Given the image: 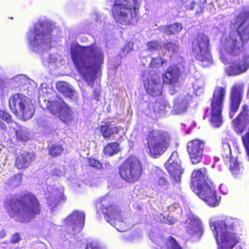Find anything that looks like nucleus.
Segmentation results:
<instances>
[{"label":"nucleus","instance_id":"22","mask_svg":"<svg viewBox=\"0 0 249 249\" xmlns=\"http://www.w3.org/2000/svg\"><path fill=\"white\" fill-rule=\"evenodd\" d=\"M100 131L104 138L109 140H118L124 133L121 126H115L110 122H106L102 125Z\"/></svg>","mask_w":249,"mask_h":249},{"label":"nucleus","instance_id":"17","mask_svg":"<svg viewBox=\"0 0 249 249\" xmlns=\"http://www.w3.org/2000/svg\"><path fill=\"white\" fill-rule=\"evenodd\" d=\"M144 87L147 92L153 96H157L162 92L160 79L155 71H151L143 76Z\"/></svg>","mask_w":249,"mask_h":249},{"label":"nucleus","instance_id":"15","mask_svg":"<svg viewBox=\"0 0 249 249\" xmlns=\"http://www.w3.org/2000/svg\"><path fill=\"white\" fill-rule=\"evenodd\" d=\"M165 167L170 175L172 181L177 188L179 186L181 176L183 173V169L180 165V161L178 158L177 152H172L170 158L164 164Z\"/></svg>","mask_w":249,"mask_h":249},{"label":"nucleus","instance_id":"3","mask_svg":"<svg viewBox=\"0 0 249 249\" xmlns=\"http://www.w3.org/2000/svg\"><path fill=\"white\" fill-rule=\"evenodd\" d=\"M52 25L46 19H39L31 28L27 33V37L29 47L34 52L43 53V64L47 67L57 66L60 62V56L57 54L44 53L52 46Z\"/></svg>","mask_w":249,"mask_h":249},{"label":"nucleus","instance_id":"33","mask_svg":"<svg viewBox=\"0 0 249 249\" xmlns=\"http://www.w3.org/2000/svg\"><path fill=\"white\" fill-rule=\"evenodd\" d=\"M182 29V25L176 23L168 26L160 27V30L168 34H175L179 33Z\"/></svg>","mask_w":249,"mask_h":249},{"label":"nucleus","instance_id":"35","mask_svg":"<svg viewBox=\"0 0 249 249\" xmlns=\"http://www.w3.org/2000/svg\"><path fill=\"white\" fill-rule=\"evenodd\" d=\"M63 197L64 196L62 192L59 191L57 196H54L53 197H50L47 199L48 204L49 206L51 207V209L52 212L58 202H59L60 200L63 199Z\"/></svg>","mask_w":249,"mask_h":249},{"label":"nucleus","instance_id":"14","mask_svg":"<svg viewBox=\"0 0 249 249\" xmlns=\"http://www.w3.org/2000/svg\"><path fill=\"white\" fill-rule=\"evenodd\" d=\"M47 108L52 114L58 115L66 124H70L73 119L72 111L61 98H57L55 101H49Z\"/></svg>","mask_w":249,"mask_h":249},{"label":"nucleus","instance_id":"54","mask_svg":"<svg viewBox=\"0 0 249 249\" xmlns=\"http://www.w3.org/2000/svg\"><path fill=\"white\" fill-rule=\"evenodd\" d=\"M5 235V232L3 231H0V238H2Z\"/></svg>","mask_w":249,"mask_h":249},{"label":"nucleus","instance_id":"23","mask_svg":"<svg viewBox=\"0 0 249 249\" xmlns=\"http://www.w3.org/2000/svg\"><path fill=\"white\" fill-rule=\"evenodd\" d=\"M193 99L190 93L182 95L175 99L172 113L175 115L182 114L186 112Z\"/></svg>","mask_w":249,"mask_h":249},{"label":"nucleus","instance_id":"1","mask_svg":"<svg viewBox=\"0 0 249 249\" xmlns=\"http://www.w3.org/2000/svg\"><path fill=\"white\" fill-rule=\"evenodd\" d=\"M233 31L229 36L221 40L220 58L224 64L232 62L226 69L229 75H237L245 72L249 68V52L244 49V45L249 39V11H245L236 18Z\"/></svg>","mask_w":249,"mask_h":249},{"label":"nucleus","instance_id":"45","mask_svg":"<svg viewBox=\"0 0 249 249\" xmlns=\"http://www.w3.org/2000/svg\"><path fill=\"white\" fill-rule=\"evenodd\" d=\"M133 43L131 41L128 42L123 48L122 52L123 54V55H126L127 53H129L131 51L133 50Z\"/></svg>","mask_w":249,"mask_h":249},{"label":"nucleus","instance_id":"52","mask_svg":"<svg viewBox=\"0 0 249 249\" xmlns=\"http://www.w3.org/2000/svg\"><path fill=\"white\" fill-rule=\"evenodd\" d=\"M248 107L247 105H244L242 107V111L240 113H245L246 115L248 116V109H247Z\"/></svg>","mask_w":249,"mask_h":249},{"label":"nucleus","instance_id":"39","mask_svg":"<svg viewBox=\"0 0 249 249\" xmlns=\"http://www.w3.org/2000/svg\"><path fill=\"white\" fill-rule=\"evenodd\" d=\"M49 153L52 156H57L60 155L63 151L61 146L57 144H53L49 146Z\"/></svg>","mask_w":249,"mask_h":249},{"label":"nucleus","instance_id":"37","mask_svg":"<svg viewBox=\"0 0 249 249\" xmlns=\"http://www.w3.org/2000/svg\"><path fill=\"white\" fill-rule=\"evenodd\" d=\"M12 83H15V86L22 87L28 83V80L26 76L23 74L16 76L12 80Z\"/></svg>","mask_w":249,"mask_h":249},{"label":"nucleus","instance_id":"10","mask_svg":"<svg viewBox=\"0 0 249 249\" xmlns=\"http://www.w3.org/2000/svg\"><path fill=\"white\" fill-rule=\"evenodd\" d=\"M9 104L11 111L16 115L21 116L23 120H27L33 117L35 108L29 97L15 94L10 98Z\"/></svg>","mask_w":249,"mask_h":249},{"label":"nucleus","instance_id":"7","mask_svg":"<svg viewBox=\"0 0 249 249\" xmlns=\"http://www.w3.org/2000/svg\"><path fill=\"white\" fill-rule=\"evenodd\" d=\"M107 2L113 4L112 15L119 24L133 25L138 21L142 0H108Z\"/></svg>","mask_w":249,"mask_h":249},{"label":"nucleus","instance_id":"51","mask_svg":"<svg viewBox=\"0 0 249 249\" xmlns=\"http://www.w3.org/2000/svg\"><path fill=\"white\" fill-rule=\"evenodd\" d=\"M99 94H100V92H99V90H97V89H96V90H95L94 91L93 96H94V98L96 100H99Z\"/></svg>","mask_w":249,"mask_h":249},{"label":"nucleus","instance_id":"31","mask_svg":"<svg viewBox=\"0 0 249 249\" xmlns=\"http://www.w3.org/2000/svg\"><path fill=\"white\" fill-rule=\"evenodd\" d=\"M147 49L143 50L140 54V57L144 58L146 55H149V52L152 53L161 48V44L157 41H152L147 43Z\"/></svg>","mask_w":249,"mask_h":249},{"label":"nucleus","instance_id":"29","mask_svg":"<svg viewBox=\"0 0 249 249\" xmlns=\"http://www.w3.org/2000/svg\"><path fill=\"white\" fill-rule=\"evenodd\" d=\"M185 8L188 10H195L196 14L200 13L206 0H181Z\"/></svg>","mask_w":249,"mask_h":249},{"label":"nucleus","instance_id":"19","mask_svg":"<svg viewBox=\"0 0 249 249\" xmlns=\"http://www.w3.org/2000/svg\"><path fill=\"white\" fill-rule=\"evenodd\" d=\"M205 142L196 139L189 142L187 144V151L193 164L201 162L202 159Z\"/></svg>","mask_w":249,"mask_h":249},{"label":"nucleus","instance_id":"42","mask_svg":"<svg viewBox=\"0 0 249 249\" xmlns=\"http://www.w3.org/2000/svg\"><path fill=\"white\" fill-rule=\"evenodd\" d=\"M165 60L161 57L153 58L151 59L150 66L152 68H158L161 66L164 63Z\"/></svg>","mask_w":249,"mask_h":249},{"label":"nucleus","instance_id":"34","mask_svg":"<svg viewBox=\"0 0 249 249\" xmlns=\"http://www.w3.org/2000/svg\"><path fill=\"white\" fill-rule=\"evenodd\" d=\"M119 150V145L117 143L111 142L104 148V152L106 156H112L117 154Z\"/></svg>","mask_w":249,"mask_h":249},{"label":"nucleus","instance_id":"32","mask_svg":"<svg viewBox=\"0 0 249 249\" xmlns=\"http://www.w3.org/2000/svg\"><path fill=\"white\" fill-rule=\"evenodd\" d=\"M56 88L58 91L63 93L65 96L69 98H72L74 95V90L65 82H58L56 84Z\"/></svg>","mask_w":249,"mask_h":249},{"label":"nucleus","instance_id":"8","mask_svg":"<svg viewBox=\"0 0 249 249\" xmlns=\"http://www.w3.org/2000/svg\"><path fill=\"white\" fill-rule=\"evenodd\" d=\"M226 95L225 88L215 87L211 103V110L209 113L208 109L206 110V114L210 116V124L214 127H220L222 124L221 113Z\"/></svg>","mask_w":249,"mask_h":249},{"label":"nucleus","instance_id":"6","mask_svg":"<svg viewBox=\"0 0 249 249\" xmlns=\"http://www.w3.org/2000/svg\"><path fill=\"white\" fill-rule=\"evenodd\" d=\"M191 188L206 203L212 207L219 205L220 197L216 196L215 187L209 180L205 168L195 170L192 174Z\"/></svg>","mask_w":249,"mask_h":249},{"label":"nucleus","instance_id":"38","mask_svg":"<svg viewBox=\"0 0 249 249\" xmlns=\"http://www.w3.org/2000/svg\"><path fill=\"white\" fill-rule=\"evenodd\" d=\"M193 90L196 96H199L203 92V84L201 80H196L193 85Z\"/></svg>","mask_w":249,"mask_h":249},{"label":"nucleus","instance_id":"46","mask_svg":"<svg viewBox=\"0 0 249 249\" xmlns=\"http://www.w3.org/2000/svg\"><path fill=\"white\" fill-rule=\"evenodd\" d=\"M160 222L162 223H167L169 224H173L175 222V219L172 217L168 216L167 217H165V216L162 215L160 214Z\"/></svg>","mask_w":249,"mask_h":249},{"label":"nucleus","instance_id":"28","mask_svg":"<svg viewBox=\"0 0 249 249\" xmlns=\"http://www.w3.org/2000/svg\"><path fill=\"white\" fill-rule=\"evenodd\" d=\"M249 124V116L245 113H240L238 116L233 121V126L236 133H242Z\"/></svg>","mask_w":249,"mask_h":249},{"label":"nucleus","instance_id":"44","mask_svg":"<svg viewBox=\"0 0 249 249\" xmlns=\"http://www.w3.org/2000/svg\"><path fill=\"white\" fill-rule=\"evenodd\" d=\"M125 239L129 242H137L141 239V236L136 233H134L126 236Z\"/></svg>","mask_w":249,"mask_h":249},{"label":"nucleus","instance_id":"21","mask_svg":"<svg viewBox=\"0 0 249 249\" xmlns=\"http://www.w3.org/2000/svg\"><path fill=\"white\" fill-rule=\"evenodd\" d=\"M243 85L236 84L231 88V111L230 117L232 118L234 113L237 111L242 100V95L243 92Z\"/></svg>","mask_w":249,"mask_h":249},{"label":"nucleus","instance_id":"41","mask_svg":"<svg viewBox=\"0 0 249 249\" xmlns=\"http://www.w3.org/2000/svg\"><path fill=\"white\" fill-rule=\"evenodd\" d=\"M51 170L52 174L56 177H61L64 173V168L62 165L52 166Z\"/></svg>","mask_w":249,"mask_h":249},{"label":"nucleus","instance_id":"27","mask_svg":"<svg viewBox=\"0 0 249 249\" xmlns=\"http://www.w3.org/2000/svg\"><path fill=\"white\" fill-rule=\"evenodd\" d=\"M154 180L152 181L153 189L157 192H163L169 187V183L164 178L163 174L160 171L159 173L153 175Z\"/></svg>","mask_w":249,"mask_h":249},{"label":"nucleus","instance_id":"16","mask_svg":"<svg viewBox=\"0 0 249 249\" xmlns=\"http://www.w3.org/2000/svg\"><path fill=\"white\" fill-rule=\"evenodd\" d=\"M85 214L82 212L74 211L65 220L67 232L75 235L80 232L85 224Z\"/></svg>","mask_w":249,"mask_h":249},{"label":"nucleus","instance_id":"24","mask_svg":"<svg viewBox=\"0 0 249 249\" xmlns=\"http://www.w3.org/2000/svg\"><path fill=\"white\" fill-rule=\"evenodd\" d=\"M183 68V65L181 63L170 66L163 76V82L167 84L177 83L180 76V71Z\"/></svg>","mask_w":249,"mask_h":249},{"label":"nucleus","instance_id":"20","mask_svg":"<svg viewBox=\"0 0 249 249\" xmlns=\"http://www.w3.org/2000/svg\"><path fill=\"white\" fill-rule=\"evenodd\" d=\"M150 240L158 246L157 249H182L171 236L163 238L159 234H149Z\"/></svg>","mask_w":249,"mask_h":249},{"label":"nucleus","instance_id":"9","mask_svg":"<svg viewBox=\"0 0 249 249\" xmlns=\"http://www.w3.org/2000/svg\"><path fill=\"white\" fill-rule=\"evenodd\" d=\"M146 139L149 152L155 157L166 151L170 142V136L167 132L156 129L150 131Z\"/></svg>","mask_w":249,"mask_h":249},{"label":"nucleus","instance_id":"26","mask_svg":"<svg viewBox=\"0 0 249 249\" xmlns=\"http://www.w3.org/2000/svg\"><path fill=\"white\" fill-rule=\"evenodd\" d=\"M34 158V153L23 151L17 158L16 166L18 169L26 168L30 165Z\"/></svg>","mask_w":249,"mask_h":249},{"label":"nucleus","instance_id":"11","mask_svg":"<svg viewBox=\"0 0 249 249\" xmlns=\"http://www.w3.org/2000/svg\"><path fill=\"white\" fill-rule=\"evenodd\" d=\"M209 39L203 34L197 35L192 45V53L195 58L201 62L203 67H207L212 63V58L208 49Z\"/></svg>","mask_w":249,"mask_h":249},{"label":"nucleus","instance_id":"36","mask_svg":"<svg viewBox=\"0 0 249 249\" xmlns=\"http://www.w3.org/2000/svg\"><path fill=\"white\" fill-rule=\"evenodd\" d=\"M179 42L175 40L174 42H166L163 45V47L169 52L172 53H176L179 50Z\"/></svg>","mask_w":249,"mask_h":249},{"label":"nucleus","instance_id":"49","mask_svg":"<svg viewBox=\"0 0 249 249\" xmlns=\"http://www.w3.org/2000/svg\"><path fill=\"white\" fill-rule=\"evenodd\" d=\"M20 240L19 234L18 233H15L12 236L11 241L13 243H16Z\"/></svg>","mask_w":249,"mask_h":249},{"label":"nucleus","instance_id":"4","mask_svg":"<svg viewBox=\"0 0 249 249\" xmlns=\"http://www.w3.org/2000/svg\"><path fill=\"white\" fill-rule=\"evenodd\" d=\"M218 246V249H231L238 243L242 230L241 222L231 217L217 221H210Z\"/></svg>","mask_w":249,"mask_h":249},{"label":"nucleus","instance_id":"55","mask_svg":"<svg viewBox=\"0 0 249 249\" xmlns=\"http://www.w3.org/2000/svg\"><path fill=\"white\" fill-rule=\"evenodd\" d=\"M189 133H190V130L188 129L187 130H186V133L189 134Z\"/></svg>","mask_w":249,"mask_h":249},{"label":"nucleus","instance_id":"43","mask_svg":"<svg viewBox=\"0 0 249 249\" xmlns=\"http://www.w3.org/2000/svg\"><path fill=\"white\" fill-rule=\"evenodd\" d=\"M16 134L17 139L25 142L28 140V136L26 132L23 129L16 130Z\"/></svg>","mask_w":249,"mask_h":249},{"label":"nucleus","instance_id":"2","mask_svg":"<svg viewBox=\"0 0 249 249\" xmlns=\"http://www.w3.org/2000/svg\"><path fill=\"white\" fill-rule=\"evenodd\" d=\"M71 59L89 86L94 85L95 76L104 62V54L97 46L83 47L72 43L70 47Z\"/></svg>","mask_w":249,"mask_h":249},{"label":"nucleus","instance_id":"18","mask_svg":"<svg viewBox=\"0 0 249 249\" xmlns=\"http://www.w3.org/2000/svg\"><path fill=\"white\" fill-rule=\"evenodd\" d=\"M221 155L225 164L229 163L230 170L233 175L237 176L241 172V168L239 166L237 159L232 157L231 147L229 142L225 140L222 142Z\"/></svg>","mask_w":249,"mask_h":249},{"label":"nucleus","instance_id":"50","mask_svg":"<svg viewBox=\"0 0 249 249\" xmlns=\"http://www.w3.org/2000/svg\"><path fill=\"white\" fill-rule=\"evenodd\" d=\"M47 85L45 83H41L39 89V92L41 91L42 93H46L48 92Z\"/></svg>","mask_w":249,"mask_h":249},{"label":"nucleus","instance_id":"53","mask_svg":"<svg viewBox=\"0 0 249 249\" xmlns=\"http://www.w3.org/2000/svg\"><path fill=\"white\" fill-rule=\"evenodd\" d=\"M7 128L6 124L0 120V129L5 130Z\"/></svg>","mask_w":249,"mask_h":249},{"label":"nucleus","instance_id":"48","mask_svg":"<svg viewBox=\"0 0 249 249\" xmlns=\"http://www.w3.org/2000/svg\"><path fill=\"white\" fill-rule=\"evenodd\" d=\"M0 118L7 122H9L10 120V116L9 114L7 112L2 110H0Z\"/></svg>","mask_w":249,"mask_h":249},{"label":"nucleus","instance_id":"5","mask_svg":"<svg viewBox=\"0 0 249 249\" xmlns=\"http://www.w3.org/2000/svg\"><path fill=\"white\" fill-rule=\"evenodd\" d=\"M10 216L21 223L29 222L35 215L40 213V205L36 197L30 194H27L23 201L13 198L7 199L4 203Z\"/></svg>","mask_w":249,"mask_h":249},{"label":"nucleus","instance_id":"25","mask_svg":"<svg viewBox=\"0 0 249 249\" xmlns=\"http://www.w3.org/2000/svg\"><path fill=\"white\" fill-rule=\"evenodd\" d=\"M187 231L191 234L200 235L202 232V224L199 218L192 213L189 214L185 223Z\"/></svg>","mask_w":249,"mask_h":249},{"label":"nucleus","instance_id":"47","mask_svg":"<svg viewBox=\"0 0 249 249\" xmlns=\"http://www.w3.org/2000/svg\"><path fill=\"white\" fill-rule=\"evenodd\" d=\"M88 162L90 166L94 167L96 168L100 169L102 167V164L99 161L95 159H89Z\"/></svg>","mask_w":249,"mask_h":249},{"label":"nucleus","instance_id":"30","mask_svg":"<svg viewBox=\"0 0 249 249\" xmlns=\"http://www.w3.org/2000/svg\"><path fill=\"white\" fill-rule=\"evenodd\" d=\"M170 107L168 103L163 101L161 103H156L153 107L155 112V117L159 118L165 115L169 109Z\"/></svg>","mask_w":249,"mask_h":249},{"label":"nucleus","instance_id":"12","mask_svg":"<svg viewBox=\"0 0 249 249\" xmlns=\"http://www.w3.org/2000/svg\"><path fill=\"white\" fill-rule=\"evenodd\" d=\"M142 171V164L140 160L137 158L130 157L121 165L119 173L124 180L128 182H133L139 179Z\"/></svg>","mask_w":249,"mask_h":249},{"label":"nucleus","instance_id":"13","mask_svg":"<svg viewBox=\"0 0 249 249\" xmlns=\"http://www.w3.org/2000/svg\"><path fill=\"white\" fill-rule=\"evenodd\" d=\"M106 202L105 199H102L100 205L107 221L120 232L127 230L129 227L123 221L119 208L116 206H105Z\"/></svg>","mask_w":249,"mask_h":249},{"label":"nucleus","instance_id":"40","mask_svg":"<svg viewBox=\"0 0 249 249\" xmlns=\"http://www.w3.org/2000/svg\"><path fill=\"white\" fill-rule=\"evenodd\" d=\"M22 177L20 174H17L10 178L6 182V184L13 187L18 186L21 182Z\"/></svg>","mask_w":249,"mask_h":249}]
</instances>
